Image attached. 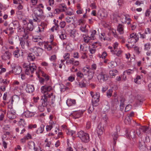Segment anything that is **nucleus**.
<instances>
[{
	"instance_id": "f257e3e1",
	"label": "nucleus",
	"mask_w": 151,
	"mask_h": 151,
	"mask_svg": "<svg viewBox=\"0 0 151 151\" xmlns=\"http://www.w3.org/2000/svg\"><path fill=\"white\" fill-rule=\"evenodd\" d=\"M52 89V87L46 85L41 87V92L44 94L41 99L42 105L39 106L38 108L40 111H43L44 110L45 107L47 106L49 102H50L52 104H53L55 101V96L52 93L50 94L48 92L50 91Z\"/></svg>"
},
{
	"instance_id": "f03ea898",
	"label": "nucleus",
	"mask_w": 151,
	"mask_h": 151,
	"mask_svg": "<svg viewBox=\"0 0 151 151\" xmlns=\"http://www.w3.org/2000/svg\"><path fill=\"white\" fill-rule=\"evenodd\" d=\"M23 68H26L25 73L28 75L31 73H33L36 69V67L34 64L32 63V65L29 63H24L22 64Z\"/></svg>"
},
{
	"instance_id": "7ed1b4c3",
	"label": "nucleus",
	"mask_w": 151,
	"mask_h": 151,
	"mask_svg": "<svg viewBox=\"0 0 151 151\" xmlns=\"http://www.w3.org/2000/svg\"><path fill=\"white\" fill-rule=\"evenodd\" d=\"M35 16H33V20L34 22H39L40 19L38 18L43 15V10L39 7H35L33 10Z\"/></svg>"
},
{
	"instance_id": "20e7f679",
	"label": "nucleus",
	"mask_w": 151,
	"mask_h": 151,
	"mask_svg": "<svg viewBox=\"0 0 151 151\" xmlns=\"http://www.w3.org/2000/svg\"><path fill=\"white\" fill-rule=\"evenodd\" d=\"M90 94L92 97L91 102L93 106H96L98 105V102L99 101L100 93L99 92L94 93L91 91Z\"/></svg>"
},
{
	"instance_id": "39448f33",
	"label": "nucleus",
	"mask_w": 151,
	"mask_h": 151,
	"mask_svg": "<svg viewBox=\"0 0 151 151\" xmlns=\"http://www.w3.org/2000/svg\"><path fill=\"white\" fill-rule=\"evenodd\" d=\"M78 136L80 139L82 141L84 142H87L90 140L89 134L81 131L77 133Z\"/></svg>"
},
{
	"instance_id": "423d86ee",
	"label": "nucleus",
	"mask_w": 151,
	"mask_h": 151,
	"mask_svg": "<svg viewBox=\"0 0 151 151\" xmlns=\"http://www.w3.org/2000/svg\"><path fill=\"white\" fill-rule=\"evenodd\" d=\"M139 40V36L135 33H133L130 34L128 42H131L133 45H134Z\"/></svg>"
},
{
	"instance_id": "0eeeda50",
	"label": "nucleus",
	"mask_w": 151,
	"mask_h": 151,
	"mask_svg": "<svg viewBox=\"0 0 151 151\" xmlns=\"http://www.w3.org/2000/svg\"><path fill=\"white\" fill-rule=\"evenodd\" d=\"M98 79L99 81H104L108 79V76L104 71H102L97 76Z\"/></svg>"
},
{
	"instance_id": "6e6552de",
	"label": "nucleus",
	"mask_w": 151,
	"mask_h": 151,
	"mask_svg": "<svg viewBox=\"0 0 151 151\" xmlns=\"http://www.w3.org/2000/svg\"><path fill=\"white\" fill-rule=\"evenodd\" d=\"M20 44L23 49H25L26 47L28 48L31 45V43L29 40L23 39H21Z\"/></svg>"
},
{
	"instance_id": "1a4fd4ad",
	"label": "nucleus",
	"mask_w": 151,
	"mask_h": 151,
	"mask_svg": "<svg viewBox=\"0 0 151 151\" xmlns=\"http://www.w3.org/2000/svg\"><path fill=\"white\" fill-rule=\"evenodd\" d=\"M107 14L104 9H101L99 10L97 13V17L99 18L104 19L107 17Z\"/></svg>"
},
{
	"instance_id": "9d476101",
	"label": "nucleus",
	"mask_w": 151,
	"mask_h": 151,
	"mask_svg": "<svg viewBox=\"0 0 151 151\" xmlns=\"http://www.w3.org/2000/svg\"><path fill=\"white\" fill-rule=\"evenodd\" d=\"M7 114L8 117L10 119H14L16 118V113L12 108L8 111Z\"/></svg>"
},
{
	"instance_id": "9b49d317",
	"label": "nucleus",
	"mask_w": 151,
	"mask_h": 151,
	"mask_svg": "<svg viewBox=\"0 0 151 151\" xmlns=\"http://www.w3.org/2000/svg\"><path fill=\"white\" fill-rule=\"evenodd\" d=\"M32 50L33 52L37 56H40L43 52V49L39 47H35Z\"/></svg>"
},
{
	"instance_id": "f8f14e48",
	"label": "nucleus",
	"mask_w": 151,
	"mask_h": 151,
	"mask_svg": "<svg viewBox=\"0 0 151 151\" xmlns=\"http://www.w3.org/2000/svg\"><path fill=\"white\" fill-rule=\"evenodd\" d=\"M33 22H34L33 19H30L29 20V22L27 24V27L26 30L28 31H32L34 28V26L33 25Z\"/></svg>"
},
{
	"instance_id": "ddd939ff",
	"label": "nucleus",
	"mask_w": 151,
	"mask_h": 151,
	"mask_svg": "<svg viewBox=\"0 0 151 151\" xmlns=\"http://www.w3.org/2000/svg\"><path fill=\"white\" fill-rule=\"evenodd\" d=\"M126 135L127 138H130L133 139L135 137L136 133L135 131L134 130H132L130 132L129 131L126 130Z\"/></svg>"
},
{
	"instance_id": "4468645a",
	"label": "nucleus",
	"mask_w": 151,
	"mask_h": 151,
	"mask_svg": "<svg viewBox=\"0 0 151 151\" xmlns=\"http://www.w3.org/2000/svg\"><path fill=\"white\" fill-rule=\"evenodd\" d=\"M25 90L27 93H31L34 91V87L33 85L27 84L26 86Z\"/></svg>"
},
{
	"instance_id": "2eb2a0df",
	"label": "nucleus",
	"mask_w": 151,
	"mask_h": 151,
	"mask_svg": "<svg viewBox=\"0 0 151 151\" xmlns=\"http://www.w3.org/2000/svg\"><path fill=\"white\" fill-rule=\"evenodd\" d=\"M11 57V54L9 52L6 51L1 56V58L3 60H6L9 59Z\"/></svg>"
},
{
	"instance_id": "dca6fc26",
	"label": "nucleus",
	"mask_w": 151,
	"mask_h": 151,
	"mask_svg": "<svg viewBox=\"0 0 151 151\" xmlns=\"http://www.w3.org/2000/svg\"><path fill=\"white\" fill-rule=\"evenodd\" d=\"M28 145L29 149H31L33 148L35 151H37L38 149V148L35 147V145L34 142L32 141H30L28 143Z\"/></svg>"
},
{
	"instance_id": "f3484780",
	"label": "nucleus",
	"mask_w": 151,
	"mask_h": 151,
	"mask_svg": "<svg viewBox=\"0 0 151 151\" xmlns=\"http://www.w3.org/2000/svg\"><path fill=\"white\" fill-rule=\"evenodd\" d=\"M23 52L19 49H17L15 50L13 52V55L16 58H18L20 56L22 55Z\"/></svg>"
},
{
	"instance_id": "a211bd4d",
	"label": "nucleus",
	"mask_w": 151,
	"mask_h": 151,
	"mask_svg": "<svg viewBox=\"0 0 151 151\" xmlns=\"http://www.w3.org/2000/svg\"><path fill=\"white\" fill-rule=\"evenodd\" d=\"M22 69L21 67L19 66H15L14 69L13 71L16 75H19L21 72Z\"/></svg>"
},
{
	"instance_id": "6ab92c4d",
	"label": "nucleus",
	"mask_w": 151,
	"mask_h": 151,
	"mask_svg": "<svg viewBox=\"0 0 151 151\" xmlns=\"http://www.w3.org/2000/svg\"><path fill=\"white\" fill-rule=\"evenodd\" d=\"M46 26V24L44 22L41 23L40 25H39L38 28L37 32H43Z\"/></svg>"
},
{
	"instance_id": "aec40b11",
	"label": "nucleus",
	"mask_w": 151,
	"mask_h": 151,
	"mask_svg": "<svg viewBox=\"0 0 151 151\" xmlns=\"http://www.w3.org/2000/svg\"><path fill=\"white\" fill-rule=\"evenodd\" d=\"M76 103V101L75 99H68L66 101V104L69 106L74 105Z\"/></svg>"
},
{
	"instance_id": "412c9836",
	"label": "nucleus",
	"mask_w": 151,
	"mask_h": 151,
	"mask_svg": "<svg viewBox=\"0 0 151 151\" xmlns=\"http://www.w3.org/2000/svg\"><path fill=\"white\" fill-rule=\"evenodd\" d=\"M117 31L120 34H123L124 32V26L120 24H119L117 26Z\"/></svg>"
},
{
	"instance_id": "4be33fe9",
	"label": "nucleus",
	"mask_w": 151,
	"mask_h": 151,
	"mask_svg": "<svg viewBox=\"0 0 151 151\" xmlns=\"http://www.w3.org/2000/svg\"><path fill=\"white\" fill-rule=\"evenodd\" d=\"M104 128L101 125H99L96 129V131L99 135H101L103 133Z\"/></svg>"
},
{
	"instance_id": "5701e85b",
	"label": "nucleus",
	"mask_w": 151,
	"mask_h": 151,
	"mask_svg": "<svg viewBox=\"0 0 151 151\" xmlns=\"http://www.w3.org/2000/svg\"><path fill=\"white\" fill-rule=\"evenodd\" d=\"M45 48L47 49L48 51L51 50L52 48V46L51 45L49 44L48 42H46L44 44Z\"/></svg>"
},
{
	"instance_id": "b1692460",
	"label": "nucleus",
	"mask_w": 151,
	"mask_h": 151,
	"mask_svg": "<svg viewBox=\"0 0 151 151\" xmlns=\"http://www.w3.org/2000/svg\"><path fill=\"white\" fill-rule=\"evenodd\" d=\"M35 59L34 55L32 53H29L27 56V59L29 61H33Z\"/></svg>"
},
{
	"instance_id": "393cba45",
	"label": "nucleus",
	"mask_w": 151,
	"mask_h": 151,
	"mask_svg": "<svg viewBox=\"0 0 151 151\" xmlns=\"http://www.w3.org/2000/svg\"><path fill=\"white\" fill-rule=\"evenodd\" d=\"M19 100V97L17 95H14L12 98L11 103L12 104L13 102H17Z\"/></svg>"
},
{
	"instance_id": "a878e982",
	"label": "nucleus",
	"mask_w": 151,
	"mask_h": 151,
	"mask_svg": "<svg viewBox=\"0 0 151 151\" xmlns=\"http://www.w3.org/2000/svg\"><path fill=\"white\" fill-rule=\"evenodd\" d=\"M59 35L60 38L62 40L65 39L66 37V35L65 31L60 32Z\"/></svg>"
},
{
	"instance_id": "bb28decb",
	"label": "nucleus",
	"mask_w": 151,
	"mask_h": 151,
	"mask_svg": "<svg viewBox=\"0 0 151 151\" xmlns=\"http://www.w3.org/2000/svg\"><path fill=\"white\" fill-rule=\"evenodd\" d=\"M24 34L23 35V37L22 38V39H23L27 40V39L29 37V31L26 30V29H24Z\"/></svg>"
},
{
	"instance_id": "cd10ccee",
	"label": "nucleus",
	"mask_w": 151,
	"mask_h": 151,
	"mask_svg": "<svg viewBox=\"0 0 151 151\" xmlns=\"http://www.w3.org/2000/svg\"><path fill=\"white\" fill-rule=\"evenodd\" d=\"M132 119V118L129 116L126 117L124 120V123L126 124H130L131 123V120Z\"/></svg>"
},
{
	"instance_id": "c85d7f7f",
	"label": "nucleus",
	"mask_w": 151,
	"mask_h": 151,
	"mask_svg": "<svg viewBox=\"0 0 151 151\" xmlns=\"http://www.w3.org/2000/svg\"><path fill=\"white\" fill-rule=\"evenodd\" d=\"M86 80L83 79L79 82V86L81 88L85 87L86 86Z\"/></svg>"
},
{
	"instance_id": "c756f323",
	"label": "nucleus",
	"mask_w": 151,
	"mask_h": 151,
	"mask_svg": "<svg viewBox=\"0 0 151 151\" xmlns=\"http://www.w3.org/2000/svg\"><path fill=\"white\" fill-rule=\"evenodd\" d=\"M91 32V36L90 37L91 40H94L95 39V35L96 34V31L95 30H93L90 31Z\"/></svg>"
},
{
	"instance_id": "7c9ffc66",
	"label": "nucleus",
	"mask_w": 151,
	"mask_h": 151,
	"mask_svg": "<svg viewBox=\"0 0 151 151\" xmlns=\"http://www.w3.org/2000/svg\"><path fill=\"white\" fill-rule=\"evenodd\" d=\"M94 72L92 70H90L88 73V78L89 80L91 79L94 76Z\"/></svg>"
},
{
	"instance_id": "2f4dec72",
	"label": "nucleus",
	"mask_w": 151,
	"mask_h": 151,
	"mask_svg": "<svg viewBox=\"0 0 151 151\" xmlns=\"http://www.w3.org/2000/svg\"><path fill=\"white\" fill-rule=\"evenodd\" d=\"M125 101V99L124 98H122L120 100V109L122 110L123 109L124 107V102Z\"/></svg>"
},
{
	"instance_id": "473e14b6",
	"label": "nucleus",
	"mask_w": 151,
	"mask_h": 151,
	"mask_svg": "<svg viewBox=\"0 0 151 151\" xmlns=\"http://www.w3.org/2000/svg\"><path fill=\"white\" fill-rule=\"evenodd\" d=\"M10 24H11V26H13L14 29H15L16 27H18L19 26V23L17 21H14L12 23Z\"/></svg>"
},
{
	"instance_id": "72a5a7b5",
	"label": "nucleus",
	"mask_w": 151,
	"mask_h": 151,
	"mask_svg": "<svg viewBox=\"0 0 151 151\" xmlns=\"http://www.w3.org/2000/svg\"><path fill=\"white\" fill-rule=\"evenodd\" d=\"M112 137L114 139V143L115 145L116 143V142L115 140L117 139V138L118 137V135L117 134V133L116 132H115L114 133H113L112 134Z\"/></svg>"
},
{
	"instance_id": "f704fd0d",
	"label": "nucleus",
	"mask_w": 151,
	"mask_h": 151,
	"mask_svg": "<svg viewBox=\"0 0 151 151\" xmlns=\"http://www.w3.org/2000/svg\"><path fill=\"white\" fill-rule=\"evenodd\" d=\"M83 40L86 43H88L89 41L91 40L90 37L88 35H85V37H84V35H83Z\"/></svg>"
},
{
	"instance_id": "c9c22d12",
	"label": "nucleus",
	"mask_w": 151,
	"mask_h": 151,
	"mask_svg": "<svg viewBox=\"0 0 151 151\" xmlns=\"http://www.w3.org/2000/svg\"><path fill=\"white\" fill-rule=\"evenodd\" d=\"M44 126L43 125H41L40 127L38 128L37 130V133L38 134L39 133H42L44 131Z\"/></svg>"
},
{
	"instance_id": "e433bc0d",
	"label": "nucleus",
	"mask_w": 151,
	"mask_h": 151,
	"mask_svg": "<svg viewBox=\"0 0 151 151\" xmlns=\"http://www.w3.org/2000/svg\"><path fill=\"white\" fill-rule=\"evenodd\" d=\"M113 92L112 89H109L106 92V95L108 98H110L112 96V93Z\"/></svg>"
},
{
	"instance_id": "4c0bfd02",
	"label": "nucleus",
	"mask_w": 151,
	"mask_h": 151,
	"mask_svg": "<svg viewBox=\"0 0 151 151\" xmlns=\"http://www.w3.org/2000/svg\"><path fill=\"white\" fill-rule=\"evenodd\" d=\"M117 71L116 70H112L109 71V73L111 76H115L116 75Z\"/></svg>"
},
{
	"instance_id": "58836bf2",
	"label": "nucleus",
	"mask_w": 151,
	"mask_h": 151,
	"mask_svg": "<svg viewBox=\"0 0 151 151\" xmlns=\"http://www.w3.org/2000/svg\"><path fill=\"white\" fill-rule=\"evenodd\" d=\"M115 62L113 61L110 62L108 63V67L110 69L113 68L115 66Z\"/></svg>"
},
{
	"instance_id": "ea45409f",
	"label": "nucleus",
	"mask_w": 151,
	"mask_h": 151,
	"mask_svg": "<svg viewBox=\"0 0 151 151\" xmlns=\"http://www.w3.org/2000/svg\"><path fill=\"white\" fill-rule=\"evenodd\" d=\"M65 20L68 23H70L72 21L75 20L73 17H67L66 18Z\"/></svg>"
},
{
	"instance_id": "a19ab883",
	"label": "nucleus",
	"mask_w": 151,
	"mask_h": 151,
	"mask_svg": "<svg viewBox=\"0 0 151 151\" xmlns=\"http://www.w3.org/2000/svg\"><path fill=\"white\" fill-rule=\"evenodd\" d=\"M139 145L140 147L139 148L140 149H145V143L143 141H142V142H139Z\"/></svg>"
},
{
	"instance_id": "79ce46f5",
	"label": "nucleus",
	"mask_w": 151,
	"mask_h": 151,
	"mask_svg": "<svg viewBox=\"0 0 151 151\" xmlns=\"http://www.w3.org/2000/svg\"><path fill=\"white\" fill-rule=\"evenodd\" d=\"M19 126H22L23 127H24L26 124L24 122V120L22 119H20L19 122Z\"/></svg>"
},
{
	"instance_id": "37998d69",
	"label": "nucleus",
	"mask_w": 151,
	"mask_h": 151,
	"mask_svg": "<svg viewBox=\"0 0 151 151\" xmlns=\"http://www.w3.org/2000/svg\"><path fill=\"white\" fill-rule=\"evenodd\" d=\"M122 51L121 50H116V52L113 51L112 52V53L116 54L117 56H119L122 53Z\"/></svg>"
},
{
	"instance_id": "c03bdc74",
	"label": "nucleus",
	"mask_w": 151,
	"mask_h": 151,
	"mask_svg": "<svg viewBox=\"0 0 151 151\" xmlns=\"http://www.w3.org/2000/svg\"><path fill=\"white\" fill-rule=\"evenodd\" d=\"M11 24H9V28H7V30H9L10 31V34L11 35L13 34L14 32L13 29H14V28L12 27Z\"/></svg>"
},
{
	"instance_id": "a18cd8bd",
	"label": "nucleus",
	"mask_w": 151,
	"mask_h": 151,
	"mask_svg": "<svg viewBox=\"0 0 151 151\" xmlns=\"http://www.w3.org/2000/svg\"><path fill=\"white\" fill-rule=\"evenodd\" d=\"M119 44L117 42H116L113 45L114 50H111V52L115 51L116 52V50H117V47L118 46Z\"/></svg>"
},
{
	"instance_id": "49530a36",
	"label": "nucleus",
	"mask_w": 151,
	"mask_h": 151,
	"mask_svg": "<svg viewBox=\"0 0 151 151\" xmlns=\"http://www.w3.org/2000/svg\"><path fill=\"white\" fill-rule=\"evenodd\" d=\"M151 47V44L150 43H147L145 45V50H148L150 49Z\"/></svg>"
},
{
	"instance_id": "de8ad7c7",
	"label": "nucleus",
	"mask_w": 151,
	"mask_h": 151,
	"mask_svg": "<svg viewBox=\"0 0 151 151\" xmlns=\"http://www.w3.org/2000/svg\"><path fill=\"white\" fill-rule=\"evenodd\" d=\"M86 25L84 27L81 26L80 28V29L82 32L86 33L88 32V30L86 29Z\"/></svg>"
},
{
	"instance_id": "09e8293b",
	"label": "nucleus",
	"mask_w": 151,
	"mask_h": 151,
	"mask_svg": "<svg viewBox=\"0 0 151 151\" xmlns=\"http://www.w3.org/2000/svg\"><path fill=\"white\" fill-rule=\"evenodd\" d=\"M105 34L104 33H102L101 34V35H99V37L100 39L102 40H105L106 39V37H105Z\"/></svg>"
},
{
	"instance_id": "8fccbe9b",
	"label": "nucleus",
	"mask_w": 151,
	"mask_h": 151,
	"mask_svg": "<svg viewBox=\"0 0 151 151\" xmlns=\"http://www.w3.org/2000/svg\"><path fill=\"white\" fill-rule=\"evenodd\" d=\"M142 132H145L148 130V128L146 126H142L139 127Z\"/></svg>"
},
{
	"instance_id": "3c124183",
	"label": "nucleus",
	"mask_w": 151,
	"mask_h": 151,
	"mask_svg": "<svg viewBox=\"0 0 151 151\" xmlns=\"http://www.w3.org/2000/svg\"><path fill=\"white\" fill-rule=\"evenodd\" d=\"M66 133L68 135L72 136L75 133V131L73 130H68L66 132Z\"/></svg>"
},
{
	"instance_id": "603ef678",
	"label": "nucleus",
	"mask_w": 151,
	"mask_h": 151,
	"mask_svg": "<svg viewBox=\"0 0 151 151\" xmlns=\"http://www.w3.org/2000/svg\"><path fill=\"white\" fill-rule=\"evenodd\" d=\"M90 70L88 69L87 68H84L82 70V71L83 73H84V75H86L88 74V73L89 72Z\"/></svg>"
},
{
	"instance_id": "864d4df0",
	"label": "nucleus",
	"mask_w": 151,
	"mask_h": 151,
	"mask_svg": "<svg viewBox=\"0 0 151 151\" xmlns=\"http://www.w3.org/2000/svg\"><path fill=\"white\" fill-rule=\"evenodd\" d=\"M140 78L141 77L139 76H137L136 78L134 79V82L137 84H139V80H140Z\"/></svg>"
},
{
	"instance_id": "5fc2aeb1",
	"label": "nucleus",
	"mask_w": 151,
	"mask_h": 151,
	"mask_svg": "<svg viewBox=\"0 0 151 151\" xmlns=\"http://www.w3.org/2000/svg\"><path fill=\"white\" fill-rule=\"evenodd\" d=\"M104 111L106 112L108 111L110 109V106L108 105H106L104 106Z\"/></svg>"
},
{
	"instance_id": "6e6d98bb",
	"label": "nucleus",
	"mask_w": 151,
	"mask_h": 151,
	"mask_svg": "<svg viewBox=\"0 0 151 151\" xmlns=\"http://www.w3.org/2000/svg\"><path fill=\"white\" fill-rule=\"evenodd\" d=\"M9 81L6 80V79H3L1 81V85H7L8 84Z\"/></svg>"
},
{
	"instance_id": "4d7b16f0",
	"label": "nucleus",
	"mask_w": 151,
	"mask_h": 151,
	"mask_svg": "<svg viewBox=\"0 0 151 151\" xmlns=\"http://www.w3.org/2000/svg\"><path fill=\"white\" fill-rule=\"evenodd\" d=\"M33 40L34 42L38 43L41 40V39L40 38L33 37Z\"/></svg>"
},
{
	"instance_id": "13d9d810",
	"label": "nucleus",
	"mask_w": 151,
	"mask_h": 151,
	"mask_svg": "<svg viewBox=\"0 0 151 151\" xmlns=\"http://www.w3.org/2000/svg\"><path fill=\"white\" fill-rule=\"evenodd\" d=\"M4 126L3 129L5 130H8L10 129V125L7 124L2 125Z\"/></svg>"
},
{
	"instance_id": "bf43d9fd",
	"label": "nucleus",
	"mask_w": 151,
	"mask_h": 151,
	"mask_svg": "<svg viewBox=\"0 0 151 151\" xmlns=\"http://www.w3.org/2000/svg\"><path fill=\"white\" fill-rule=\"evenodd\" d=\"M35 113V112H30L29 111L26 113V114H25V116H27V117H31L32 116V114H33V115H34Z\"/></svg>"
},
{
	"instance_id": "052dcab7",
	"label": "nucleus",
	"mask_w": 151,
	"mask_h": 151,
	"mask_svg": "<svg viewBox=\"0 0 151 151\" xmlns=\"http://www.w3.org/2000/svg\"><path fill=\"white\" fill-rule=\"evenodd\" d=\"M106 56V53L105 52H104L102 53L101 55L99 54V57L100 58H105Z\"/></svg>"
},
{
	"instance_id": "680f3d73",
	"label": "nucleus",
	"mask_w": 151,
	"mask_h": 151,
	"mask_svg": "<svg viewBox=\"0 0 151 151\" xmlns=\"http://www.w3.org/2000/svg\"><path fill=\"white\" fill-rule=\"evenodd\" d=\"M66 25L65 22V21H62L60 23V26L62 28H64Z\"/></svg>"
},
{
	"instance_id": "e2e57ef3",
	"label": "nucleus",
	"mask_w": 151,
	"mask_h": 151,
	"mask_svg": "<svg viewBox=\"0 0 151 151\" xmlns=\"http://www.w3.org/2000/svg\"><path fill=\"white\" fill-rule=\"evenodd\" d=\"M151 32V29L149 28H147L145 29V34H150Z\"/></svg>"
},
{
	"instance_id": "0e129e2a",
	"label": "nucleus",
	"mask_w": 151,
	"mask_h": 151,
	"mask_svg": "<svg viewBox=\"0 0 151 151\" xmlns=\"http://www.w3.org/2000/svg\"><path fill=\"white\" fill-rule=\"evenodd\" d=\"M7 86V85H1L0 87V89L3 91H4L6 90V88Z\"/></svg>"
},
{
	"instance_id": "69168bd1",
	"label": "nucleus",
	"mask_w": 151,
	"mask_h": 151,
	"mask_svg": "<svg viewBox=\"0 0 151 151\" xmlns=\"http://www.w3.org/2000/svg\"><path fill=\"white\" fill-rule=\"evenodd\" d=\"M77 76L81 78H82L83 77V74L80 71H79L77 73Z\"/></svg>"
},
{
	"instance_id": "338daca9",
	"label": "nucleus",
	"mask_w": 151,
	"mask_h": 151,
	"mask_svg": "<svg viewBox=\"0 0 151 151\" xmlns=\"http://www.w3.org/2000/svg\"><path fill=\"white\" fill-rule=\"evenodd\" d=\"M89 50L90 53L91 54H94L96 51V50L94 47H93L92 48H89Z\"/></svg>"
},
{
	"instance_id": "774afa93",
	"label": "nucleus",
	"mask_w": 151,
	"mask_h": 151,
	"mask_svg": "<svg viewBox=\"0 0 151 151\" xmlns=\"http://www.w3.org/2000/svg\"><path fill=\"white\" fill-rule=\"evenodd\" d=\"M9 43V44L12 45H14V40L13 38L12 37H9L8 39Z\"/></svg>"
}]
</instances>
